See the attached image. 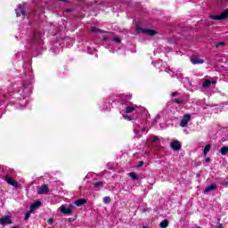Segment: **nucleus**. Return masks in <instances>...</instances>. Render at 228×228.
<instances>
[{
  "mask_svg": "<svg viewBox=\"0 0 228 228\" xmlns=\"http://www.w3.org/2000/svg\"><path fill=\"white\" fill-rule=\"evenodd\" d=\"M135 30L138 33H144L145 35H147L148 37H154L156 35H159V32L154 30V29H150V28H143L140 26H136L135 27Z\"/></svg>",
  "mask_w": 228,
  "mask_h": 228,
  "instance_id": "f257e3e1",
  "label": "nucleus"
},
{
  "mask_svg": "<svg viewBox=\"0 0 228 228\" xmlns=\"http://www.w3.org/2000/svg\"><path fill=\"white\" fill-rule=\"evenodd\" d=\"M212 20H227L228 19V9L223 11L220 15H210Z\"/></svg>",
  "mask_w": 228,
  "mask_h": 228,
  "instance_id": "f03ea898",
  "label": "nucleus"
},
{
  "mask_svg": "<svg viewBox=\"0 0 228 228\" xmlns=\"http://www.w3.org/2000/svg\"><path fill=\"white\" fill-rule=\"evenodd\" d=\"M4 181H6L7 184L13 186L14 188H19V183L13 180V177L6 175L4 177Z\"/></svg>",
  "mask_w": 228,
  "mask_h": 228,
  "instance_id": "7ed1b4c3",
  "label": "nucleus"
},
{
  "mask_svg": "<svg viewBox=\"0 0 228 228\" xmlns=\"http://www.w3.org/2000/svg\"><path fill=\"white\" fill-rule=\"evenodd\" d=\"M190 120H191V115L185 114L180 122V126L186 127L188 126V122H190Z\"/></svg>",
  "mask_w": 228,
  "mask_h": 228,
  "instance_id": "20e7f679",
  "label": "nucleus"
},
{
  "mask_svg": "<svg viewBox=\"0 0 228 228\" xmlns=\"http://www.w3.org/2000/svg\"><path fill=\"white\" fill-rule=\"evenodd\" d=\"M10 224H13L10 216H4L0 218V225H10Z\"/></svg>",
  "mask_w": 228,
  "mask_h": 228,
  "instance_id": "39448f33",
  "label": "nucleus"
},
{
  "mask_svg": "<svg viewBox=\"0 0 228 228\" xmlns=\"http://www.w3.org/2000/svg\"><path fill=\"white\" fill-rule=\"evenodd\" d=\"M47 193H49V185L47 184L41 185L37 190L38 195H47Z\"/></svg>",
  "mask_w": 228,
  "mask_h": 228,
  "instance_id": "423d86ee",
  "label": "nucleus"
},
{
  "mask_svg": "<svg viewBox=\"0 0 228 228\" xmlns=\"http://www.w3.org/2000/svg\"><path fill=\"white\" fill-rule=\"evenodd\" d=\"M170 147L173 151H181L183 144H181V142L175 140L171 142Z\"/></svg>",
  "mask_w": 228,
  "mask_h": 228,
  "instance_id": "0eeeda50",
  "label": "nucleus"
},
{
  "mask_svg": "<svg viewBox=\"0 0 228 228\" xmlns=\"http://www.w3.org/2000/svg\"><path fill=\"white\" fill-rule=\"evenodd\" d=\"M131 95L130 94H121V104L124 105L126 104V106H129V104L131 103Z\"/></svg>",
  "mask_w": 228,
  "mask_h": 228,
  "instance_id": "6e6552de",
  "label": "nucleus"
},
{
  "mask_svg": "<svg viewBox=\"0 0 228 228\" xmlns=\"http://www.w3.org/2000/svg\"><path fill=\"white\" fill-rule=\"evenodd\" d=\"M72 208H74L73 205H69V208L65 207L64 205H61V213H62V215H71Z\"/></svg>",
  "mask_w": 228,
  "mask_h": 228,
  "instance_id": "1a4fd4ad",
  "label": "nucleus"
},
{
  "mask_svg": "<svg viewBox=\"0 0 228 228\" xmlns=\"http://www.w3.org/2000/svg\"><path fill=\"white\" fill-rule=\"evenodd\" d=\"M191 61L193 65H202L204 63V60L200 59V57L194 55L191 58Z\"/></svg>",
  "mask_w": 228,
  "mask_h": 228,
  "instance_id": "9d476101",
  "label": "nucleus"
},
{
  "mask_svg": "<svg viewBox=\"0 0 228 228\" xmlns=\"http://www.w3.org/2000/svg\"><path fill=\"white\" fill-rule=\"evenodd\" d=\"M130 105V106H129ZM136 110V107H134V104L129 103L128 106H126L124 110L125 113H133Z\"/></svg>",
  "mask_w": 228,
  "mask_h": 228,
  "instance_id": "9b49d317",
  "label": "nucleus"
},
{
  "mask_svg": "<svg viewBox=\"0 0 228 228\" xmlns=\"http://www.w3.org/2000/svg\"><path fill=\"white\" fill-rule=\"evenodd\" d=\"M40 206H42V201H35L32 205H30V211H35V209H38Z\"/></svg>",
  "mask_w": 228,
  "mask_h": 228,
  "instance_id": "f8f14e48",
  "label": "nucleus"
},
{
  "mask_svg": "<svg viewBox=\"0 0 228 228\" xmlns=\"http://www.w3.org/2000/svg\"><path fill=\"white\" fill-rule=\"evenodd\" d=\"M216 190V183H212L205 188V193H209V191H215Z\"/></svg>",
  "mask_w": 228,
  "mask_h": 228,
  "instance_id": "ddd939ff",
  "label": "nucleus"
},
{
  "mask_svg": "<svg viewBox=\"0 0 228 228\" xmlns=\"http://www.w3.org/2000/svg\"><path fill=\"white\" fill-rule=\"evenodd\" d=\"M171 102H175V104H184V97L173 98Z\"/></svg>",
  "mask_w": 228,
  "mask_h": 228,
  "instance_id": "4468645a",
  "label": "nucleus"
},
{
  "mask_svg": "<svg viewBox=\"0 0 228 228\" xmlns=\"http://www.w3.org/2000/svg\"><path fill=\"white\" fill-rule=\"evenodd\" d=\"M25 8V5H24V4H20L19 5H18V10H19V12H20V13H21V15L23 16V17H26V9H24Z\"/></svg>",
  "mask_w": 228,
  "mask_h": 228,
  "instance_id": "2eb2a0df",
  "label": "nucleus"
},
{
  "mask_svg": "<svg viewBox=\"0 0 228 228\" xmlns=\"http://www.w3.org/2000/svg\"><path fill=\"white\" fill-rule=\"evenodd\" d=\"M84 204H86V199H78L75 200V205H77V208H81V206H84Z\"/></svg>",
  "mask_w": 228,
  "mask_h": 228,
  "instance_id": "dca6fc26",
  "label": "nucleus"
},
{
  "mask_svg": "<svg viewBox=\"0 0 228 228\" xmlns=\"http://www.w3.org/2000/svg\"><path fill=\"white\" fill-rule=\"evenodd\" d=\"M41 37H40V34L38 33H34L33 36H32V42H34V44H37L38 43L39 40H41Z\"/></svg>",
  "mask_w": 228,
  "mask_h": 228,
  "instance_id": "f3484780",
  "label": "nucleus"
},
{
  "mask_svg": "<svg viewBox=\"0 0 228 228\" xmlns=\"http://www.w3.org/2000/svg\"><path fill=\"white\" fill-rule=\"evenodd\" d=\"M209 151H211V144L208 143L203 150L204 156H208Z\"/></svg>",
  "mask_w": 228,
  "mask_h": 228,
  "instance_id": "a211bd4d",
  "label": "nucleus"
},
{
  "mask_svg": "<svg viewBox=\"0 0 228 228\" xmlns=\"http://www.w3.org/2000/svg\"><path fill=\"white\" fill-rule=\"evenodd\" d=\"M128 175H129V177H131V179H132L133 181H138V175H136V173H134V172H130V173L128 174Z\"/></svg>",
  "mask_w": 228,
  "mask_h": 228,
  "instance_id": "6ab92c4d",
  "label": "nucleus"
},
{
  "mask_svg": "<svg viewBox=\"0 0 228 228\" xmlns=\"http://www.w3.org/2000/svg\"><path fill=\"white\" fill-rule=\"evenodd\" d=\"M221 154H222V156H227V154H228V146H223L221 148Z\"/></svg>",
  "mask_w": 228,
  "mask_h": 228,
  "instance_id": "aec40b11",
  "label": "nucleus"
},
{
  "mask_svg": "<svg viewBox=\"0 0 228 228\" xmlns=\"http://www.w3.org/2000/svg\"><path fill=\"white\" fill-rule=\"evenodd\" d=\"M203 88H209L211 86V80L207 79L202 84Z\"/></svg>",
  "mask_w": 228,
  "mask_h": 228,
  "instance_id": "412c9836",
  "label": "nucleus"
},
{
  "mask_svg": "<svg viewBox=\"0 0 228 228\" xmlns=\"http://www.w3.org/2000/svg\"><path fill=\"white\" fill-rule=\"evenodd\" d=\"M159 227H161V228H167V227H168V219H164V220L160 223Z\"/></svg>",
  "mask_w": 228,
  "mask_h": 228,
  "instance_id": "4be33fe9",
  "label": "nucleus"
},
{
  "mask_svg": "<svg viewBox=\"0 0 228 228\" xmlns=\"http://www.w3.org/2000/svg\"><path fill=\"white\" fill-rule=\"evenodd\" d=\"M216 49H222L223 47H225V42H220L216 45Z\"/></svg>",
  "mask_w": 228,
  "mask_h": 228,
  "instance_id": "5701e85b",
  "label": "nucleus"
},
{
  "mask_svg": "<svg viewBox=\"0 0 228 228\" xmlns=\"http://www.w3.org/2000/svg\"><path fill=\"white\" fill-rule=\"evenodd\" d=\"M150 142H151V143H154L156 142H159V137L154 135V136L150 138Z\"/></svg>",
  "mask_w": 228,
  "mask_h": 228,
  "instance_id": "b1692460",
  "label": "nucleus"
},
{
  "mask_svg": "<svg viewBox=\"0 0 228 228\" xmlns=\"http://www.w3.org/2000/svg\"><path fill=\"white\" fill-rule=\"evenodd\" d=\"M103 202H104V204H110V202H111V198H110V196L104 197Z\"/></svg>",
  "mask_w": 228,
  "mask_h": 228,
  "instance_id": "393cba45",
  "label": "nucleus"
},
{
  "mask_svg": "<svg viewBox=\"0 0 228 228\" xmlns=\"http://www.w3.org/2000/svg\"><path fill=\"white\" fill-rule=\"evenodd\" d=\"M122 117H124V118L128 121L134 120V118L133 117H130L126 114H123Z\"/></svg>",
  "mask_w": 228,
  "mask_h": 228,
  "instance_id": "a878e982",
  "label": "nucleus"
},
{
  "mask_svg": "<svg viewBox=\"0 0 228 228\" xmlns=\"http://www.w3.org/2000/svg\"><path fill=\"white\" fill-rule=\"evenodd\" d=\"M102 184H104L103 182H95L94 183V188H100V186H102Z\"/></svg>",
  "mask_w": 228,
  "mask_h": 228,
  "instance_id": "bb28decb",
  "label": "nucleus"
},
{
  "mask_svg": "<svg viewBox=\"0 0 228 228\" xmlns=\"http://www.w3.org/2000/svg\"><path fill=\"white\" fill-rule=\"evenodd\" d=\"M30 216H31V210L25 214V220H29Z\"/></svg>",
  "mask_w": 228,
  "mask_h": 228,
  "instance_id": "cd10ccee",
  "label": "nucleus"
},
{
  "mask_svg": "<svg viewBox=\"0 0 228 228\" xmlns=\"http://www.w3.org/2000/svg\"><path fill=\"white\" fill-rule=\"evenodd\" d=\"M216 228H224V224H222V223H220V219H218Z\"/></svg>",
  "mask_w": 228,
  "mask_h": 228,
  "instance_id": "c85d7f7f",
  "label": "nucleus"
},
{
  "mask_svg": "<svg viewBox=\"0 0 228 228\" xmlns=\"http://www.w3.org/2000/svg\"><path fill=\"white\" fill-rule=\"evenodd\" d=\"M91 31L92 33H98L99 28L97 27H92Z\"/></svg>",
  "mask_w": 228,
  "mask_h": 228,
  "instance_id": "c756f323",
  "label": "nucleus"
},
{
  "mask_svg": "<svg viewBox=\"0 0 228 228\" xmlns=\"http://www.w3.org/2000/svg\"><path fill=\"white\" fill-rule=\"evenodd\" d=\"M47 224H49V225H53V224H54V220L53 218H49L47 220Z\"/></svg>",
  "mask_w": 228,
  "mask_h": 228,
  "instance_id": "7c9ffc66",
  "label": "nucleus"
},
{
  "mask_svg": "<svg viewBox=\"0 0 228 228\" xmlns=\"http://www.w3.org/2000/svg\"><path fill=\"white\" fill-rule=\"evenodd\" d=\"M145 162H143V160H141L138 162L137 167L140 168V167H143Z\"/></svg>",
  "mask_w": 228,
  "mask_h": 228,
  "instance_id": "2f4dec72",
  "label": "nucleus"
},
{
  "mask_svg": "<svg viewBox=\"0 0 228 228\" xmlns=\"http://www.w3.org/2000/svg\"><path fill=\"white\" fill-rule=\"evenodd\" d=\"M179 95V92H174L171 94V97H177Z\"/></svg>",
  "mask_w": 228,
  "mask_h": 228,
  "instance_id": "473e14b6",
  "label": "nucleus"
},
{
  "mask_svg": "<svg viewBox=\"0 0 228 228\" xmlns=\"http://www.w3.org/2000/svg\"><path fill=\"white\" fill-rule=\"evenodd\" d=\"M98 33H100L101 35H102L103 33H108V31L102 30L98 28Z\"/></svg>",
  "mask_w": 228,
  "mask_h": 228,
  "instance_id": "72a5a7b5",
  "label": "nucleus"
},
{
  "mask_svg": "<svg viewBox=\"0 0 228 228\" xmlns=\"http://www.w3.org/2000/svg\"><path fill=\"white\" fill-rule=\"evenodd\" d=\"M113 42H117L118 44H119L120 38H118V37H114V38H113Z\"/></svg>",
  "mask_w": 228,
  "mask_h": 228,
  "instance_id": "f704fd0d",
  "label": "nucleus"
},
{
  "mask_svg": "<svg viewBox=\"0 0 228 228\" xmlns=\"http://www.w3.org/2000/svg\"><path fill=\"white\" fill-rule=\"evenodd\" d=\"M206 163H209V161H211V159L209 157H208L207 159H205Z\"/></svg>",
  "mask_w": 228,
  "mask_h": 228,
  "instance_id": "c9c22d12",
  "label": "nucleus"
},
{
  "mask_svg": "<svg viewBox=\"0 0 228 228\" xmlns=\"http://www.w3.org/2000/svg\"><path fill=\"white\" fill-rule=\"evenodd\" d=\"M65 12L66 13H70V12H72V9H66Z\"/></svg>",
  "mask_w": 228,
  "mask_h": 228,
  "instance_id": "e433bc0d",
  "label": "nucleus"
},
{
  "mask_svg": "<svg viewBox=\"0 0 228 228\" xmlns=\"http://www.w3.org/2000/svg\"><path fill=\"white\" fill-rule=\"evenodd\" d=\"M142 213H147V208H142Z\"/></svg>",
  "mask_w": 228,
  "mask_h": 228,
  "instance_id": "4c0bfd02",
  "label": "nucleus"
},
{
  "mask_svg": "<svg viewBox=\"0 0 228 228\" xmlns=\"http://www.w3.org/2000/svg\"><path fill=\"white\" fill-rule=\"evenodd\" d=\"M68 222H72V218H68Z\"/></svg>",
  "mask_w": 228,
  "mask_h": 228,
  "instance_id": "58836bf2",
  "label": "nucleus"
},
{
  "mask_svg": "<svg viewBox=\"0 0 228 228\" xmlns=\"http://www.w3.org/2000/svg\"><path fill=\"white\" fill-rule=\"evenodd\" d=\"M212 83H213L214 85H216V81H212Z\"/></svg>",
  "mask_w": 228,
  "mask_h": 228,
  "instance_id": "ea45409f",
  "label": "nucleus"
},
{
  "mask_svg": "<svg viewBox=\"0 0 228 228\" xmlns=\"http://www.w3.org/2000/svg\"><path fill=\"white\" fill-rule=\"evenodd\" d=\"M228 185V183L226 182L225 183H224V186H227Z\"/></svg>",
  "mask_w": 228,
  "mask_h": 228,
  "instance_id": "a19ab883",
  "label": "nucleus"
},
{
  "mask_svg": "<svg viewBox=\"0 0 228 228\" xmlns=\"http://www.w3.org/2000/svg\"><path fill=\"white\" fill-rule=\"evenodd\" d=\"M142 228H149L148 226H143V227H142Z\"/></svg>",
  "mask_w": 228,
  "mask_h": 228,
  "instance_id": "79ce46f5",
  "label": "nucleus"
},
{
  "mask_svg": "<svg viewBox=\"0 0 228 228\" xmlns=\"http://www.w3.org/2000/svg\"><path fill=\"white\" fill-rule=\"evenodd\" d=\"M196 228H202V227H200V226H196Z\"/></svg>",
  "mask_w": 228,
  "mask_h": 228,
  "instance_id": "37998d69",
  "label": "nucleus"
},
{
  "mask_svg": "<svg viewBox=\"0 0 228 228\" xmlns=\"http://www.w3.org/2000/svg\"><path fill=\"white\" fill-rule=\"evenodd\" d=\"M12 228H19V226H14V227H12Z\"/></svg>",
  "mask_w": 228,
  "mask_h": 228,
  "instance_id": "c03bdc74",
  "label": "nucleus"
},
{
  "mask_svg": "<svg viewBox=\"0 0 228 228\" xmlns=\"http://www.w3.org/2000/svg\"><path fill=\"white\" fill-rule=\"evenodd\" d=\"M103 40L105 41V40H106V37H104Z\"/></svg>",
  "mask_w": 228,
  "mask_h": 228,
  "instance_id": "a18cd8bd",
  "label": "nucleus"
}]
</instances>
